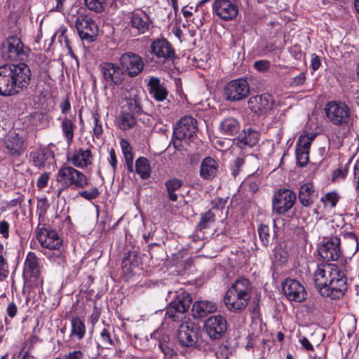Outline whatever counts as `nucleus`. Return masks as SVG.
<instances>
[{
  "label": "nucleus",
  "instance_id": "6",
  "mask_svg": "<svg viewBox=\"0 0 359 359\" xmlns=\"http://www.w3.org/2000/svg\"><path fill=\"white\" fill-rule=\"evenodd\" d=\"M191 302V297L187 293L183 292L177 295L168 306L165 318L172 322L183 323Z\"/></svg>",
  "mask_w": 359,
  "mask_h": 359
},
{
  "label": "nucleus",
  "instance_id": "43",
  "mask_svg": "<svg viewBox=\"0 0 359 359\" xmlns=\"http://www.w3.org/2000/svg\"><path fill=\"white\" fill-rule=\"evenodd\" d=\"M288 253L281 246H278L274 249L273 259V261L279 264H283L287 262Z\"/></svg>",
  "mask_w": 359,
  "mask_h": 359
},
{
  "label": "nucleus",
  "instance_id": "14",
  "mask_svg": "<svg viewBox=\"0 0 359 359\" xmlns=\"http://www.w3.org/2000/svg\"><path fill=\"white\" fill-rule=\"evenodd\" d=\"M250 93L248 82L245 79L229 81L224 88V94L229 101H240L246 98Z\"/></svg>",
  "mask_w": 359,
  "mask_h": 359
},
{
  "label": "nucleus",
  "instance_id": "23",
  "mask_svg": "<svg viewBox=\"0 0 359 359\" xmlns=\"http://www.w3.org/2000/svg\"><path fill=\"white\" fill-rule=\"evenodd\" d=\"M92 145L87 149L79 148L75 149L71 155L67 156L68 162L71 163L74 167L85 168L92 165L93 155L91 152Z\"/></svg>",
  "mask_w": 359,
  "mask_h": 359
},
{
  "label": "nucleus",
  "instance_id": "59",
  "mask_svg": "<svg viewBox=\"0 0 359 359\" xmlns=\"http://www.w3.org/2000/svg\"><path fill=\"white\" fill-rule=\"evenodd\" d=\"M347 173L348 170L346 168H339L333 172V180L337 178L344 179L346 177Z\"/></svg>",
  "mask_w": 359,
  "mask_h": 359
},
{
  "label": "nucleus",
  "instance_id": "53",
  "mask_svg": "<svg viewBox=\"0 0 359 359\" xmlns=\"http://www.w3.org/2000/svg\"><path fill=\"white\" fill-rule=\"evenodd\" d=\"M306 80L305 74L302 72L298 76H294L292 79V81L291 83L292 86H298L302 85Z\"/></svg>",
  "mask_w": 359,
  "mask_h": 359
},
{
  "label": "nucleus",
  "instance_id": "63",
  "mask_svg": "<svg viewBox=\"0 0 359 359\" xmlns=\"http://www.w3.org/2000/svg\"><path fill=\"white\" fill-rule=\"evenodd\" d=\"M71 104L68 98H65L60 103V109L62 114H67L70 109Z\"/></svg>",
  "mask_w": 359,
  "mask_h": 359
},
{
  "label": "nucleus",
  "instance_id": "8",
  "mask_svg": "<svg viewBox=\"0 0 359 359\" xmlns=\"http://www.w3.org/2000/svg\"><path fill=\"white\" fill-rule=\"evenodd\" d=\"M198 130L197 121L191 116H184L176 123L173 131V146L177 148V140H189L194 142L196 137V133Z\"/></svg>",
  "mask_w": 359,
  "mask_h": 359
},
{
  "label": "nucleus",
  "instance_id": "60",
  "mask_svg": "<svg viewBox=\"0 0 359 359\" xmlns=\"http://www.w3.org/2000/svg\"><path fill=\"white\" fill-rule=\"evenodd\" d=\"M8 230L9 224L6 221L0 222V233H1L4 238H8Z\"/></svg>",
  "mask_w": 359,
  "mask_h": 359
},
{
  "label": "nucleus",
  "instance_id": "47",
  "mask_svg": "<svg viewBox=\"0 0 359 359\" xmlns=\"http://www.w3.org/2000/svg\"><path fill=\"white\" fill-rule=\"evenodd\" d=\"M8 265L6 259L0 255V281L6 279L8 276Z\"/></svg>",
  "mask_w": 359,
  "mask_h": 359
},
{
  "label": "nucleus",
  "instance_id": "12",
  "mask_svg": "<svg viewBox=\"0 0 359 359\" xmlns=\"http://www.w3.org/2000/svg\"><path fill=\"white\" fill-rule=\"evenodd\" d=\"M119 64L125 74H126L130 77H135L139 75L144 67L142 58L133 52L123 53L119 58Z\"/></svg>",
  "mask_w": 359,
  "mask_h": 359
},
{
  "label": "nucleus",
  "instance_id": "34",
  "mask_svg": "<svg viewBox=\"0 0 359 359\" xmlns=\"http://www.w3.org/2000/svg\"><path fill=\"white\" fill-rule=\"evenodd\" d=\"M31 156L34 165L39 168L45 167L46 162L50 163V161L54 158L51 151L45 149L32 152Z\"/></svg>",
  "mask_w": 359,
  "mask_h": 359
},
{
  "label": "nucleus",
  "instance_id": "51",
  "mask_svg": "<svg viewBox=\"0 0 359 359\" xmlns=\"http://www.w3.org/2000/svg\"><path fill=\"white\" fill-rule=\"evenodd\" d=\"M159 347L167 357L171 358L176 354V352L165 342H161Z\"/></svg>",
  "mask_w": 359,
  "mask_h": 359
},
{
  "label": "nucleus",
  "instance_id": "9",
  "mask_svg": "<svg viewBox=\"0 0 359 359\" xmlns=\"http://www.w3.org/2000/svg\"><path fill=\"white\" fill-rule=\"evenodd\" d=\"M296 194L289 189L282 188L274 192L272 199L273 212L278 215H284L294 205Z\"/></svg>",
  "mask_w": 359,
  "mask_h": 359
},
{
  "label": "nucleus",
  "instance_id": "61",
  "mask_svg": "<svg viewBox=\"0 0 359 359\" xmlns=\"http://www.w3.org/2000/svg\"><path fill=\"white\" fill-rule=\"evenodd\" d=\"M83 353L81 351H74L65 355V359H83Z\"/></svg>",
  "mask_w": 359,
  "mask_h": 359
},
{
  "label": "nucleus",
  "instance_id": "36",
  "mask_svg": "<svg viewBox=\"0 0 359 359\" xmlns=\"http://www.w3.org/2000/svg\"><path fill=\"white\" fill-rule=\"evenodd\" d=\"M137 116L121 110L117 118L119 128L126 130L135 127L137 124Z\"/></svg>",
  "mask_w": 359,
  "mask_h": 359
},
{
  "label": "nucleus",
  "instance_id": "29",
  "mask_svg": "<svg viewBox=\"0 0 359 359\" xmlns=\"http://www.w3.org/2000/svg\"><path fill=\"white\" fill-rule=\"evenodd\" d=\"M148 89L150 95L158 102L164 100L167 95L168 91L164 84L157 77L150 78L148 82Z\"/></svg>",
  "mask_w": 359,
  "mask_h": 359
},
{
  "label": "nucleus",
  "instance_id": "57",
  "mask_svg": "<svg viewBox=\"0 0 359 359\" xmlns=\"http://www.w3.org/2000/svg\"><path fill=\"white\" fill-rule=\"evenodd\" d=\"M217 310V306L215 304L211 302H203V313H212Z\"/></svg>",
  "mask_w": 359,
  "mask_h": 359
},
{
  "label": "nucleus",
  "instance_id": "25",
  "mask_svg": "<svg viewBox=\"0 0 359 359\" xmlns=\"http://www.w3.org/2000/svg\"><path fill=\"white\" fill-rule=\"evenodd\" d=\"M4 145L11 156L19 157L26 149L24 138L18 133L10 135L4 141Z\"/></svg>",
  "mask_w": 359,
  "mask_h": 359
},
{
  "label": "nucleus",
  "instance_id": "26",
  "mask_svg": "<svg viewBox=\"0 0 359 359\" xmlns=\"http://www.w3.org/2000/svg\"><path fill=\"white\" fill-rule=\"evenodd\" d=\"M313 138L300 137L296 147L297 163L299 167L305 166L309 158V149Z\"/></svg>",
  "mask_w": 359,
  "mask_h": 359
},
{
  "label": "nucleus",
  "instance_id": "27",
  "mask_svg": "<svg viewBox=\"0 0 359 359\" xmlns=\"http://www.w3.org/2000/svg\"><path fill=\"white\" fill-rule=\"evenodd\" d=\"M258 141L259 133L251 128L243 130L236 138L233 139V142L241 149L246 146L252 147L257 144Z\"/></svg>",
  "mask_w": 359,
  "mask_h": 359
},
{
  "label": "nucleus",
  "instance_id": "42",
  "mask_svg": "<svg viewBox=\"0 0 359 359\" xmlns=\"http://www.w3.org/2000/svg\"><path fill=\"white\" fill-rule=\"evenodd\" d=\"M258 233L259 236V239L262 243L263 245L268 246L269 243L273 240V237L276 236V233L274 232L273 236H272L270 233L269 227L264 224H262L258 229Z\"/></svg>",
  "mask_w": 359,
  "mask_h": 359
},
{
  "label": "nucleus",
  "instance_id": "52",
  "mask_svg": "<svg viewBox=\"0 0 359 359\" xmlns=\"http://www.w3.org/2000/svg\"><path fill=\"white\" fill-rule=\"evenodd\" d=\"M255 67L260 71L265 72L269 67V62L266 60H259L255 62Z\"/></svg>",
  "mask_w": 359,
  "mask_h": 359
},
{
  "label": "nucleus",
  "instance_id": "54",
  "mask_svg": "<svg viewBox=\"0 0 359 359\" xmlns=\"http://www.w3.org/2000/svg\"><path fill=\"white\" fill-rule=\"evenodd\" d=\"M226 203V200H224L221 198H218L215 201H212V209L214 210H222Z\"/></svg>",
  "mask_w": 359,
  "mask_h": 359
},
{
  "label": "nucleus",
  "instance_id": "11",
  "mask_svg": "<svg viewBox=\"0 0 359 359\" xmlns=\"http://www.w3.org/2000/svg\"><path fill=\"white\" fill-rule=\"evenodd\" d=\"M177 339L183 346H193L202 339L201 327L195 322L182 323L177 330Z\"/></svg>",
  "mask_w": 359,
  "mask_h": 359
},
{
  "label": "nucleus",
  "instance_id": "55",
  "mask_svg": "<svg viewBox=\"0 0 359 359\" xmlns=\"http://www.w3.org/2000/svg\"><path fill=\"white\" fill-rule=\"evenodd\" d=\"M49 174L43 173L37 180V186L39 188H44L48 184Z\"/></svg>",
  "mask_w": 359,
  "mask_h": 359
},
{
  "label": "nucleus",
  "instance_id": "35",
  "mask_svg": "<svg viewBox=\"0 0 359 359\" xmlns=\"http://www.w3.org/2000/svg\"><path fill=\"white\" fill-rule=\"evenodd\" d=\"M219 170V164L212 157L203 158V179L214 178Z\"/></svg>",
  "mask_w": 359,
  "mask_h": 359
},
{
  "label": "nucleus",
  "instance_id": "39",
  "mask_svg": "<svg viewBox=\"0 0 359 359\" xmlns=\"http://www.w3.org/2000/svg\"><path fill=\"white\" fill-rule=\"evenodd\" d=\"M86 334L84 323L79 317H74L72 319V335L76 336L79 339L83 338Z\"/></svg>",
  "mask_w": 359,
  "mask_h": 359
},
{
  "label": "nucleus",
  "instance_id": "30",
  "mask_svg": "<svg viewBox=\"0 0 359 359\" xmlns=\"http://www.w3.org/2000/svg\"><path fill=\"white\" fill-rule=\"evenodd\" d=\"M219 129L223 135L233 137L240 131L241 124L236 118L229 116L220 122Z\"/></svg>",
  "mask_w": 359,
  "mask_h": 359
},
{
  "label": "nucleus",
  "instance_id": "13",
  "mask_svg": "<svg viewBox=\"0 0 359 359\" xmlns=\"http://www.w3.org/2000/svg\"><path fill=\"white\" fill-rule=\"evenodd\" d=\"M76 27L81 40L94 41L97 35L98 27L94 20L88 15H80L76 20Z\"/></svg>",
  "mask_w": 359,
  "mask_h": 359
},
{
  "label": "nucleus",
  "instance_id": "48",
  "mask_svg": "<svg viewBox=\"0 0 359 359\" xmlns=\"http://www.w3.org/2000/svg\"><path fill=\"white\" fill-rule=\"evenodd\" d=\"M121 147L124 156L125 160L129 158H133V155L132 152V148L129 144V142L126 140H121Z\"/></svg>",
  "mask_w": 359,
  "mask_h": 359
},
{
  "label": "nucleus",
  "instance_id": "49",
  "mask_svg": "<svg viewBox=\"0 0 359 359\" xmlns=\"http://www.w3.org/2000/svg\"><path fill=\"white\" fill-rule=\"evenodd\" d=\"M93 117L94 121V135L96 137H99L103 132L102 125L100 122V115L97 113H94Z\"/></svg>",
  "mask_w": 359,
  "mask_h": 359
},
{
  "label": "nucleus",
  "instance_id": "7",
  "mask_svg": "<svg viewBox=\"0 0 359 359\" xmlns=\"http://www.w3.org/2000/svg\"><path fill=\"white\" fill-rule=\"evenodd\" d=\"M325 112L328 120L335 126L345 127L351 121V109L344 102H329L325 104Z\"/></svg>",
  "mask_w": 359,
  "mask_h": 359
},
{
  "label": "nucleus",
  "instance_id": "20",
  "mask_svg": "<svg viewBox=\"0 0 359 359\" xmlns=\"http://www.w3.org/2000/svg\"><path fill=\"white\" fill-rule=\"evenodd\" d=\"M250 300L246 297L229 289L224 297V303L226 307L229 311L233 313H241L245 310Z\"/></svg>",
  "mask_w": 359,
  "mask_h": 359
},
{
  "label": "nucleus",
  "instance_id": "17",
  "mask_svg": "<svg viewBox=\"0 0 359 359\" xmlns=\"http://www.w3.org/2000/svg\"><path fill=\"white\" fill-rule=\"evenodd\" d=\"M282 291L290 301L302 302L307 297L305 287L296 279L287 278L282 283Z\"/></svg>",
  "mask_w": 359,
  "mask_h": 359
},
{
  "label": "nucleus",
  "instance_id": "18",
  "mask_svg": "<svg viewBox=\"0 0 359 359\" xmlns=\"http://www.w3.org/2000/svg\"><path fill=\"white\" fill-rule=\"evenodd\" d=\"M151 53L156 57L159 62L164 63L172 60L175 50L171 43L165 39H157L151 44Z\"/></svg>",
  "mask_w": 359,
  "mask_h": 359
},
{
  "label": "nucleus",
  "instance_id": "3",
  "mask_svg": "<svg viewBox=\"0 0 359 359\" xmlns=\"http://www.w3.org/2000/svg\"><path fill=\"white\" fill-rule=\"evenodd\" d=\"M56 180L60 184L57 192L58 196L68 189L74 190L84 189L89 184L86 176L70 165H63L58 170Z\"/></svg>",
  "mask_w": 359,
  "mask_h": 359
},
{
  "label": "nucleus",
  "instance_id": "46",
  "mask_svg": "<svg viewBox=\"0 0 359 359\" xmlns=\"http://www.w3.org/2000/svg\"><path fill=\"white\" fill-rule=\"evenodd\" d=\"M79 195L86 200L91 201L98 197L100 191L97 187H93L90 190L79 191Z\"/></svg>",
  "mask_w": 359,
  "mask_h": 359
},
{
  "label": "nucleus",
  "instance_id": "37",
  "mask_svg": "<svg viewBox=\"0 0 359 359\" xmlns=\"http://www.w3.org/2000/svg\"><path fill=\"white\" fill-rule=\"evenodd\" d=\"M135 171L142 180L150 177L151 169L149 161L145 157H139L135 161Z\"/></svg>",
  "mask_w": 359,
  "mask_h": 359
},
{
  "label": "nucleus",
  "instance_id": "28",
  "mask_svg": "<svg viewBox=\"0 0 359 359\" xmlns=\"http://www.w3.org/2000/svg\"><path fill=\"white\" fill-rule=\"evenodd\" d=\"M317 196L318 194L313 183L308 182L304 184L299 188L298 198L301 204L304 207L311 206L314 203Z\"/></svg>",
  "mask_w": 359,
  "mask_h": 359
},
{
  "label": "nucleus",
  "instance_id": "33",
  "mask_svg": "<svg viewBox=\"0 0 359 359\" xmlns=\"http://www.w3.org/2000/svg\"><path fill=\"white\" fill-rule=\"evenodd\" d=\"M229 290L238 292L247 298H251L252 285L250 280L244 277L238 278L229 288Z\"/></svg>",
  "mask_w": 359,
  "mask_h": 359
},
{
  "label": "nucleus",
  "instance_id": "64",
  "mask_svg": "<svg viewBox=\"0 0 359 359\" xmlns=\"http://www.w3.org/2000/svg\"><path fill=\"white\" fill-rule=\"evenodd\" d=\"M321 65V60L319 56L316 55L311 59V68L313 71H316L319 69Z\"/></svg>",
  "mask_w": 359,
  "mask_h": 359
},
{
  "label": "nucleus",
  "instance_id": "58",
  "mask_svg": "<svg viewBox=\"0 0 359 359\" xmlns=\"http://www.w3.org/2000/svg\"><path fill=\"white\" fill-rule=\"evenodd\" d=\"M17 311L18 309L16 304L14 302L9 303L6 309L8 316L11 318L15 317L17 313Z\"/></svg>",
  "mask_w": 359,
  "mask_h": 359
},
{
  "label": "nucleus",
  "instance_id": "16",
  "mask_svg": "<svg viewBox=\"0 0 359 359\" xmlns=\"http://www.w3.org/2000/svg\"><path fill=\"white\" fill-rule=\"evenodd\" d=\"M212 7L214 13L224 20H233L238 14L237 0H215Z\"/></svg>",
  "mask_w": 359,
  "mask_h": 359
},
{
  "label": "nucleus",
  "instance_id": "50",
  "mask_svg": "<svg viewBox=\"0 0 359 359\" xmlns=\"http://www.w3.org/2000/svg\"><path fill=\"white\" fill-rule=\"evenodd\" d=\"M244 164V158L241 157H237L234 160L233 165L232 166V175L236 177L240 172L242 166Z\"/></svg>",
  "mask_w": 359,
  "mask_h": 359
},
{
  "label": "nucleus",
  "instance_id": "40",
  "mask_svg": "<svg viewBox=\"0 0 359 359\" xmlns=\"http://www.w3.org/2000/svg\"><path fill=\"white\" fill-rule=\"evenodd\" d=\"M100 344H99L102 348H110L114 346V341L111 336V327L109 325L104 327L100 332Z\"/></svg>",
  "mask_w": 359,
  "mask_h": 359
},
{
  "label": "nucleus",
  "instance_id": "44",
  "mask_svg": "<svg viewBox=\"0 0 359 359\" xmlns=\"http://www.w3.org/2000/svg\"><path fill=\"white\" fill-rule=\"evenodd\" d=\"M191 316L196 325L202 321V301L195 302L191 309Z\"/></svg>",
  "mask_w": 359,
  "mask_h": 359
},
{
  "label": "nucleus",
  "instance_id": "4",
  "mask_svg": "<svg viewBox=\"0 0 359 359\" xmlns=\"http://www.w3.org/2000/svg\"><path fill=\"white\" fill-rule=\"evenodd\" d=\"M29 53V48L16 35L9 36L1 42V54L5 60L26 63Z\"/></svg>",
  "mask_w": 359,
  "mask_h": 359
},
{
  "label": "nucleus",
  "instance_id": "32",
  "mask_svg": "<svg viewBox=\"0 0 359 359\" xmlns=\"http://www.w3.org/2000/svg\"><path fill=\"white\" fill-rule=\"evenodd\" d=\"M61 120V128L62 133L68 144H70L74 138V130L76 128L75 116H65L60 118Z\"/></svg>",
  "mask_w": 359,
  "mask_h": 359
},
{
  "label": "nucleus",
  "instance_id": "45",
  "mask_svg": "<svg viewBox=\"0 0 359 359\" xmlns=\"http://www.w3.org/2000/svg\"><path fill=\"white\" fill-rule=\"evenodd\" d=\"M339 200V196L336 192H329L327 193L323 197H322L321 201L325 203V205H330V208H333L336 206L337 202Z\"/></svg>",
  "mask_w": 359,
  "mask_h": 359
},
{
  "label": "nucleus",
  "instance_id": "2",
  "mask_svg": "<svg viewBox=\"0 0 359 359\" xmlns=\"http://www.w3.org/2000/svg\"><path fill=\"white\" fill-rule=\"evenodd\" d=\"M32 79L29 67L25 62L0 66V95H15L27 89Z\"/></svg>",
  "mask_w": 359,
  "mask_h": 359
},
{
  "label": "nucleus",
  "instance_id": "15",
  "mask_svg": "<svg viewBox=\"0 0 359 359\" xmlns=\"http://www.w3.org/2000/svg\"><path fill=\"white\" fill-rule=\"evenodd\" d=\"M318 254L325 262L337 260L341 255L340 239L336 236L325 238L318 248Z\"/></svg>",
  "mask_w": 359,
  "mask_h": 359
},
{
  "label": "nucleus",
  "instance_id": "21",
  "mask_svg": "<svg viewBox=\"0 0 359 359\" xmlns=\"http://www.w3.org/2000/svg\"><path fill=\"white\" fill-rule=\"evenodd\" d=\"M273 97L268 93L251 97L248 101V107L255 114H265L272 108Z\"/></svg>",
  "mask_w": 359,
  "mask_h": 359
},
{
  "label": "nucleus",
  "instance_id": "31",
  "mask_svg": "<svg viewBox=\"0 0 359 359\" xmlns=\"http://www.w3.org/2000/svg\"><path fill=\"white\" fill-rule=\"evenodd\" d=\"M121 110L138 116L142 112V109L137 95L130 94L128 97H126Z\"/></svg>",
  "mask_w": 359,
  "mask_h": 359
},
{
  "label": "nucleus",
  "instance_id": "22",
  "mask_svg": "<svg viewBox=\"0 0 359 359\" xmlns=\"http://www.w3.org/2000/svg\"><path fill=\"white\" fill-rule=\"evenodd\" d=\"M130 25L137 32V34H143L149 31L152 21L144 11H134L128 14Z\"/></svg>",
  "mask_w": 359,
  "mask_h": 359
},
{
  "label": "nucleus",
  "instance_id": "10",
  "mask_svg": "<svg viewBox=\"0 0 359 359\" xmlns=\"http://www.w3.org/2000/svg\"><path fill=\"white\" fill-rule=\"evenodd\" d=\"M102 76L105 82V88L109 86H118L124 81L125 73L120 64L113 62H103L99 66Z\"/></svg>",
  "mask_w": 359,
  "mask_h": 359
},
{
  "label": "nucleus",
  "instance_id": "56",
  "mask_svg": "<svg viewBox=\"0 0 359 359\" xmlns=\"http://www.w3.org/2000/svg\"><path fill=\"white\" fill-rule=\"evenodd\" d=\"M354 182L355 183V190L359 194V160L356 161L354 166Z\"/></svg>",
  "mask_w": 359,
  "mask_h": 359
},
{
  "label": "nucleus",
  "instance_id": "38",
  "mask_svg": "<svg viewBox=\"0 0 359 359\" xmlns=\"http://www.w3.org/2000/svg\"><path fill=\"white\" fill-rule=\"evenodd\" d=\"M168 198L172 201H177L178 198L177 194L175 193L183 185V182L177 178H172L167 180L165 183Z\"/></svg>",
  "mask_w": 359,
  "mask_h": 359
},
{
  "label": "nucleus",
  "instance_id": "5",
  "mask_svg": "<svg viewBox=\"0 0 359 359\" xmlns=\"http://www.w3.org/2000/svg\"><path fill=\"white\" fill-rule=\"evenodd\" d=\"M41 259L34 252H29L26 256L23 268L25 287L33 289L41 287L42 289L43 278L41 276Z\"/></svg>",
  "mask_w": 359,
  "mask_h": 359
},
{
  "label": "nucleus",
  "instance_id": "1",
  "mask_svg": "<svg viewBox=\"0 0 359 359\" xmlns=\"http://www.w3.org/2000/svg\"><path fill=\"white\" fill-rule=\"evenodd\" d=\"M313 282L323 297L332 299L342 297L348 289L346 275L335 264H318L313 273Z\"/></svg>",
  "mask_w": 359,
  "mask_h": 359
},
{
  "label": "nucleus",
  "instance_id": "41",
  "mask_svg": "<svg viewBox=\"0 0 359 359\" xmlns=\"http://www.w3.org/2000/svg\"><path fill=\"white\" fill-rule=\"evenodd\" d=\"M86 6L97 13L103 12L105 9L108 0H83Z\"/></svg>",
  "mask_w": 359,
  "mask_h": 359
},
{
  "label": "nucleus",
  "instance_id": "19",
  "mask_svg": "<svg viewBox=\"0 0 359 359\" xmlns=\"http://www.w3.org/2000/svg\"><path fill=\"white\" fill-rule=\"evenodd\" d=\"M203 328L212 339H219L226 331V320L220 316H213L204 320Z\"/></svg>",
  "mask_w": 359,
  "mask_h": 359
},
{
  "label": "nucleus",
  "instance_id": "24",
  "mask_svg": "<svg viewBox=\"0 0 359 359\" xmlns=\"http://www.w3.org/2000/svg\"><path fill=\"white\" fill-rule=\"evenodd\" d=\"M36 238L43 248L57 250L62 245V241L55 231L46 228L39 229Z\"/></svg>",
  "mask_w": 359,
  "mask_h": 359
},
{
  "label": "nucleus",
  "instance_id": "62",
  "mask_svg": "<svg viewBox=\"0 0 359 359\" xmlns=\"http://www.w3.org/2000/svg\"><path fill=\"white\" fill-rule=\"evenodd\" d=\"M110 161L109 163L113 168V171L115 173L117 169V159L114 149H111L110 151Z\"/></svg>",
  "mask_w": 359,
  "mask_h": 359
}]
</instances>
